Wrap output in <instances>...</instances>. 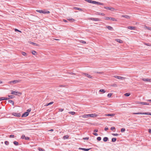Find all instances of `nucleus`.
<instances>
[{"mask_svg":"<svg viewBox=\"0 0 151 151\" xmlns=\"http://www.w3.org/2000/svg\"><path fill=\"white\" fill-rule=\"evenodd\" d=\"M110 129L111 130L113 131V130L115 129V128L114 127H112Z\"/></svg>","mask_w":151,"mask_h":151,"instance_id":"51","label":"nucleus"},{"mask_svg":"<svg viewBox=\"0 0 151 151\" xmlns=\"http://www.w3.org/2000/svg\"><path fill=\"white\" fill-rule=\"evenodd\" d=\"M59 110L60 111L62 112L64 110V109H63L60 108L59 109Z\"/></svg>","mask_w":151,"mask_h":151,"instance_id":"55","label":"nucleus"},{"mask_svg":"<svg viewBox=\"0 0 151 151\" xmlns=\"http://www.w3.org/2000/svg\"><path fill=\"white\" fill-rule=\"evenodd\" d=\"M99 91L100 92H102L103 93H104L106 91L104 89H101Z\"/></svg>","mask_w":151,"mask_h":151,"instance_id":"31","label":"nucleus"},{"mask_svg":"<svg viewBox=\"0 0 151 151\" xmlns=\"http://www.w3.org/2000/svg\"><path fill=\"white\" fill-rule=\"evenodd\" d=\"M104 8L106 9H108L112 11H113L115 10L114 8L111 7L104 6Z\"/></svg>","mask_w":151,"mask_h":151,"instance_id":"4","label":"nucleus"},{"mask_svg":"<svg viewBox=\"0 0 151 151\" xmlns=\"http://www.w3.org/2000/svg\"><path fill=\"white\" fill-rule=\"evenodd\" d=\"M50 12L49 11H47L45 10H43V14H49Z\"/></svg>","mask_w":151,"mask_h":151,"instance_id":"18","label":"nucleus"},{"mask_svg":"<svg viewBox=\"0 0 151 151\" xmlns=\"http://www.w3.org/2000/svg\"><path fill=\"white\" fill-rule=\"evenodd\" d=\"M112 134L114 136H117L119 135V134L117 133H113Z\"/></svg>","mask_w":151,"mask_h":151,"instance_id":"46","label":"nucleus"},{"mask_svg":"<svg viewBox=\"0 0 151 151\" xmlns=\"http://www.w3.org/2000/svg\"><path fill=\"white\" fill-rule=\"evenodd\" d=\"M133 114H147V112H138L137 113H133Z\"/></svg>","mask_w":151,"mask_h":151,"instance_id":"9","label":"nucleus"},{"mask_svg":"<svg viewBox=\"0 0 151 151\" xmlns=\"http://www.w3.org/2000/svg\"><path fill=\"white\" fill-rule=\"evenodd\" d=\"M25 137H26L24 135H23L21 136V138L22 139H25Z\"/></svg>","mask_w":151,"mask_h":151,"instance_id":"45","label":"nucleus"},{"mask_svg":"<svg viewBox=\"0 0 151 151\" xmlns=\"http://www.w3.org/2000/svg\"><path fill=\"white\" fill-rule=\"evenodd\" d=\"M110 19V17H105V19L106 20H109Z\"/></svg>","mask_w":151,"mask_h":151,"instance_id":"53","label":"nucleus"},{"mask_svg":"<svg viewBox=\"0 0 151 151\" xmlns=\"http://www.w3.org/2000/svg\"><path fill=\"white\" fill-rule=\"evenodd\" d=\"M137 104H142L144 105H149V104L147 102H138Z\"/></svg>","mask_w":151,"mask_h":151,"instance_id":"7","label":"nucleus"},{"mask_svg":"<svg viewBox=\"0 0 151 151\" xmlns=\"http://www.w3.org/2000/svg\"><path fill=\"white\" fill-rule=\"evenodd\" d=\"M93 4H98V5H104V4L103 3H101V2H99L96 1H94Z\"/></svg>","mask_w":151,"mask_h":151,"instance_id":"10","label":"nucleus"},{"mask_svg":"<svg viewBox=\"0 0 151 151\" xmlns=\"http://www.w3.org/2000/svg\"><path fill=\"white\" fill-rule=\"evenodd\" d=\"M145 45H146L147 46H151V45H150V44L149 43H145Z\"/></svg>","mask_w":151,"mask_h":151,"instance_id":"56","label":"nucleus"},{"mask_svg":"<svg viewBox=\"0 0 151 151\" xmlns=\"http://www.w3.org/2000/svg\"><path fill=\"white\" fill-rule=\"evenodd\" d=\"M88 139H89L88 137H86L83 138V139H84V140H88Z\"/></svg>","mask_w":151,"mask_h":151,"instance_id":"52","label":"nucleus"},{"mask_svg":"<svg viewBox=\"0 0 151 151\" xmlns=\"http://www.w3.org/2000/svg\"><path fill=\"white\" fill-rule=\"evenodd\" d=\"M4 100V97H2L0 98V101Z\"/></svg>","mask_w":151,"mask_h":151,"instance_id":"48","label":"nucleus"},{"mask_svg":"<svg viewBox=\"0 0 151 151\" xmlns=\"http://www.w3.org/2000/svg\"><path fill=\"white\" fill-rule=\"evenodd\" d=\"M12 115L17 117H19L21 116V114L19 113L13 112L12 113Z\"/></svg>","mask_w":151,"mask_h":151,"instance_id":"5","label":"nucleus"},{"mask_svg":"<svg viewBox=\"0 0 151 151\" xmlns=\"http://www.w3.org/2000/svg\"><path fill=\"white\" fill-rule=\"evenodd\" d=\"M75 8L76 9H77L78 10H81V9L80 8H77V7H75Z\"/></svg>","mask_w":151,"mask_h":151,"instance_id":"59","label":"nucleus"},{"mask_svg":"<svg viewBox=\"0 0 151 151\" xmlns=\"http://www.w3.org/2000/svg\"><path fill=\"white\" fill-rule=\"evenodd\" d=\"M9 99V98L8 97H4V100H8Z\"/></svg>","mask_w":151,"mask_h":151,"instance_id":"62","label":"nucleus"},{"mask_svg":"<svg viewBox=\"0 0 151 151\" xmlns=\"http://www.w3.org/2000/svg\"><path fill=\"white\" fill-rule=\"evenodd\" d=\"M124 95L126 96H129L130 95V94L129 93H125Z\"/></svg>","mask_w":151,"mask_h":151,"instance_id":"37","label":"nucleus"},{"mask_svg":"<svg viewBox=\"0 0 151 151\" xmlns=\"http://www.w3.org/2000/svg\"><path fill=\"white\" fill-rule=\"evenodd\" d=\"M9 137L10 138L14 137V135H12V134H11V135H10L9 136Z\"/></svg>","mask_w":151,"mask_h":151,"instance_id":"57","label":"nucleus"},{"mask_svg":"<svg viewBox=\"0 0 151 151\" xmlns=\"http://www.w3.org/2000/svg\"><path fill=\"white\" fill-rule=\"evenodd\" d=\"M127 28L131 30H135V27L132 26H129L127 27Z\"/></svg>","mask_w":151,"mask_h":151,"instance_id":"17","label":"nucleus"},{"mask_svg":"<svg viewBox=\"0 0 151 151\" xmlns=\"http://www.w3.org/2000/svg\"><path fill=\"white\" fill-rule=\"evenodd\" d=\"M11 94H12L14 95H18L19 94L20 95H21L22 93L19 92L18 91H13L12 90L11 91Z\"/></svg>","mask_w":151,"mask_h":151,"instance_id":"2","label":"nucleus"},{"mask_svg":"<svg viewBox=\"0 0 151 151\" xmlns=\"http://www.w3.org/2000/svg\"><path fill=\"white\" fill-rule=\"evenodd\" d=\"M69 114H71L72 115L74 114H75V112L74 111H70L69 112Z\"/></svg>","mask_w":151,"mask_h":151,"instance_id":"35","label":"nucleus"},{"mask_svg":"<svg viewBox=\"0 0 151 151\" xmlns=\"http://www.w3.org/2000/svg\"><path fill=\"white\" fill-rule=\"evenodd\" d=\"M114 78H117L121 80H123L125 79L126 78L125 77H121V76H114Z\"/></svg>","mask_w":151,"mask_h":151,"instance_id":"3","label":"nucleus"},{"mask_svg":"<svg viewBox=\"0 0 151 151\" xmlns=\"http://www.w3.org/2000/svg\"><path fill=\"white\" fill-rule=\"evenodd\" d=\"M125 130V129L124 128H122L121 129V131L122 132H124Z\"/></svg>","mask_w":151,"mask_h":151,"instance_id":"38","label":"nucleus"},{"mask_svg":"<svg viewBox=\"0 0 151 151\" xmlns=\"http://www.w3.org/2000/svg\"><path fill=\"white\" fill-rule=\"evenodd\" d=\"M69 74H72V75H75V74L73 73L72 72H70L69 73Z\"/></svg>","mask_w":151,"mask_h":151,"instance_id":"61","label":"nucleus"},{"mask_svg":"<svg viewBox=\"0 0 151 151\" xmlns=\"http://www.w3.org/2000/svg\"><path fill=\"white\" fill-rule=\"evenodd\" d=\"M22 54L23 55H24V56H25V55H26V53H25V52H22Z\"/></svg>","mask_w":151,"mask_h":151,"instance_id":"47","label":"nucleus"},{"mask_svg":"<svg viewBox=\"0 0 151 151\" xmlns=\"http://www.w3.org/2000/svg\"><path fill=\"white\" fill-rule=\"evenodd\" d=\"M86 1H87L88 2L90 3L93 4L94 1H93L91 0H86Z\"/></svg>","mask_w":151,"mask_h":151,"instance_id":"24","label":"nucleus"},{"mask_svg":"<svg viewBox=\"0 0 151 151\" xmlns=\"http://www.w3.org/2000/svg\"><path fill=\"white\" fill-rule=\"evenodd\" d=\"M116 140V138H112L111 139V142H115Z\"/></svg>","mask_w":151,"mask_h":151,"instance_id":"25","label":"nucleus"},{"mask_svg":"<svg viewBox=\"0 0 151 151\" xmlns=\"http://www.w3.org/2000/svg\"><path fill=\"white\" fill-rule=\"evenodd\" d=\"M83 117L84 118H88L89 117V114L84 115L83 116Z\"/></svg>","mask_w":151,"mask_h":151,"instance_id":"22","label":"nucleus"},{"mask_svg":"<svg viewBox=\"0 0 151 151\" xmlns=\"http://www.w3.org/2000/svg\"><path fill=\"white\" fill-rule=\"evenodd\" d=\"M36 11L40 13H42L43 12V10H36Z\"/></svg>","mask_w":151,"mask_h":151,"instance_id":"30","label":"nucleus"},{"mask_svg":"<svg viewBox=\"0 0 151 151\" xmlns=\"http://www.w3.org/2000/svg\"><path fill=\"white\" fill-rule=\"evenodd\" d=\"M79 149L82 150H84L85 151H88L90 149V148L89 149H86L84 148H79Z\"/></svg>","mask_w":151,"mask_h":151,"instance_id":"19","label":"nucleus"},{"mask_svg":"<svg viewBox=\"0 0 151 151\" xmlns=\"http://www.w3.org/2000/svg\"><path fill=\"white\" fill-rule=\"evenodd\" d=\"M106 27L109 30H112L113 29V28L112 27L109 26H106Z\"/></svg>","mask_w":151,"mask_h":151,"instance_id":"16","label":"nucleus"},{"mask_svg":"<svg viewBox=\"0 0 151 151\" xmlns=\"http://www.w3.org/2000/svg\"><path fill=\"white\" fill-rule=\"evenodd\" d=\"M142 80L145 81L151 82V79L149 78H142Z\"/></svg>","mask_w":151,"mask_h":151,"instance_id":"12","label":"nucleus"},{"mask_svg":"<svg viewBox=\"0 0 151 151\" xmlns=\"http://www.w3.org/2000/svg\"><path fill=\"white\" fill-rule=\"evenodd\" d=\"M149 132L150 133H151V129H149Z\"/></svg>","mask_w":151,"mask_h":151,"instance_id":"64","label":"nucleus"},{"mask_svg":"<svg viewBox=\"0 0 151 151\" xmlns=\"http://www.w3.org/2000/svg\"><path fill=\"white\" fill-rule=\"evenodd\" d=\"M146 27L147 29H148L149 30H151V27H147V26Z\"/></svg>","mask_w":151,"mask_h":151,"instance_id":"50","label":"nucleus"},{"mask_svg":"<svg viewBox=\"0 0 151 151\" xmlns=\"http://www.w3.org/2000/svg\"><path fill=\"white\" fill-rule=\"evenodd\" d=\"M53 102H50V103H48V104H47L46 105H45V106H48V105H50L51 104H53Z\"/></svg>","mask_w":151,"mask_h":151,"instance_id":"39","label":"nucleus"},{"mask_svg":"<svg viewBox=\"0 0 151 151\" xmlns=\"http://www.w3.org/2000/svg\"><path fill=\"white\" fill-rule=\"evenodd\" d=\"M93 134L96 136H97L98 135V134L96 133H93Z\"/></svg>","mask_w":151,"mask_h":151,"instance_id":"58","label":"nucleus"},{"mask_svg":"<svg viewBox=\"0 0 151 151\" xmlns=\"http://www.w3.org/2000/svg\"><path fill=\"white\" fill-rule=\"evenodd\" d=\"M67 19L71 22H73L75 21V20L73 18H68Z\"/></svg>","mask_w":151,"mask_h":151,"instance_id":"28","label":"nucleus"},{"mask_svg":"<svg viewBox=\"0 0 151 151\" xmlns=\"http://www.w3.org/2000/svg\"><path fill=\"white\" fill-rule=\"evenodd\" d=\"M29 113L27 112H24L22 115V117H27L29 115Z\"/></svg>","mask_w":151,"mask_h":151,"instance_id":"8","label":"nucleus"},{"mask_svg":"<svg viewBox=\"0 0 151 151\" xmlns=\"http://www.w3.org/2000/svg\"><path fill=\"white\" fill-rule=\"evenodd\" d=\"M36 52L35 50H32V53L33 55H35L36 54Z\"/></svg>","mask_w":151,"mask_h":151,"instance_id":"41","label":"nucleus"},{"mask_svg":"<svg viewBox=\"0 0 151 151\" xmlns=\"http://www.w3.org/2000/svg\"><path fill=\"white\" fill-rule=\"evenodd\" d=\"M116 41L120 43H122L123 42V41L122 40L119 39H116Z\"/></svg>","mask_w":151,"mask_h":151,"instance_id":"23","label":"nucleus"},{"mask_svg":"<svg viewBox=\"0 0 151 151\" xmlns=\"http://www.w3.org/2000/svg\"><path fill=\"white\" fill-rule=\"evenodd\" d=\"M115 115V114H105L106 116H113Z\"/></svg>","mask_w":151,"mask_h":151,"instance_id":"15","label":"nucleus"},{"mask_svg":"<svg viewBox=\"0 0 151 151\" xmlns=\"http://www.w3.org/2000/svg\"><path fill=\"white\" fill-rule=\"evenodd\" d=\"M103 140L104 142H107L109 138L107 137H105L104 138Z\"/></svg>","mask_w":151,"mask_h":151,"instance_id":"20","label":"nucleus"},{"mask_svg":"<svg viewBox=\"0 0 151 151\" xmlns=\"http://www.w3.org/2000/svg\"><path fill=\"white\" fill-rule=\"evenodd\" d=\"M20 81V80H14L13 81L9 82L8 83L9 84H12V83L13 84H15L19 83Z\"/></svg>","mask_w":151,"mask_h":151,"instance_id":"1","label":"nucleus"},{"mask_svg":"<svg viewBox=\"0 0 151 151\" xmlns=\"http://www.w3.org/2000/svg\"><path fill=\"white\" fill-rule=\"evenodd\" d=\"M84 74L88 78H91L92 77V76L88 74L85 73Z\"/></svg>","mask_w":151,"mask_h":151,"instance_id":"14","label":"nucleus"},{"mask_svg":"<svg viewBox=\"0 0 151 151\" xmlns=\"http://www.w3.org/2000/svg\"><path fill=\"white\" fill-rule=\"evenodd\" d=\"M25 139L26 140H28L29 139V138L28 137H25Z\"/></svg>","mask_w":151,"mask_h":151,"instance_id":"54","label":"nucleus"},{"mask_svg":"<svg viewBox=\"0 0 151 151\" xmlns=\"http://www.w3.org/2000/svg\"><path fill=\"white\" fill-rule=\"evenodd\" d=\"M14 30L15 31H17V32H21L18 29H14Z\"/></svg>","mask_w":151,"mask_h":151,"instance_id":"49","label":"nucleus"},{"mask_svg":"<svg viewBox=\"0 0 151 151\" xmlns=\"http://www.w3.org/2000/svg\"><path fill=\"white\" fill-rule=\"evenodd\" d=\"M79 42L80 43H83V44H86V42H85L84 41L82 40H80L79 41Z\"/></svg>","mask_w":151,"mask_h":151,"instance_id":"33","label":"nucleus"},{"mask_svg":"<svg viewBox=\"0 0 151 151\" xmlns=\"http://www.w3.org/2000/svg\"><path fill=\"white\" fill-rule=\"evenodd\" d=\"M89 19L91 20H93L96 21H100V19L97 18H89Z\"/></svg>","mask_w":151,"mask_h":151,"instance_id":"6","label":"nucleus"},{"mask_svg":"<svg viewBox=\"0 0 151 151\" xmlns=\"http://www.w3.org/2000/svg\"><path fill=\"white\" fill-rule=\"evenodd\" d=\"M5 144L6 145H8L9 144V142L7 141H5L4 142Z\"/></svg>","mask_w":151,"mask_h":151,"instance_id":"44","label":"nucleus"},{"mask_svg":"<svg viewBox=\"0 0 151 151\" xmlns=\"http://www.w3.org/2000/svg\"><path fill=\"white\" fill-rule=\"evenodd\" d=\"M32 44L34 45L35 46H38L39 45L37 43H35L34 42H32Z\"/></svg>","mask_w":151,"mask_h":151,"instance_id":"34","label":"nucleus"},{"mask_svg":"<svg viewBox=\"0 0 151 151\" xmlns=\"http://www.w3.org/2000/svg\"><path fill=\"white\" fill-rule=\"evenodd\" d=\"M31 111V109H28L27 110V112H28L29 113V112H30V111Z\"/></svg>","mask_w":151,"mask_h":151,"instance_id":"60","label":"nucleus"},{"mask_svg":"<svg viewBox=\"0 0 151 151\" xmlns=\"http://www.w3.org/2000/svg\"><path fill=\"white\" fill-rule=\"evenodd\" d=\"M69 136L68 135H65L63 137V138L64 139H68L69 137Z\"/></svg>","mask_w":151,"mask_h":151,"instance_id":"21","label":"nucleus"},{"mask_svg":"<svg viewBox=\"0 0 151 151\" xmlns=\"http://www.w3.org/2000/svg\"><path fill=\"white\" fill-rule=\"evenodd\" d=\"M108 127H105V128L104 129V130L105 131H106L108 130Z\"/></svg>","mask_w":151,"mask_h":151,"instance_id":"63","label":"nucleus"},{"mask_svg":"<svg viewBox=\"0 0 151 151\" xmlns=\"http://www.w3.org/2000/svg\"><path fill=\"white\" fill-rule=\"evenodd\" d=\"M38 150L39 151H45V150L44 149H43L40 147H39L38 148Z\"/></svg>","mask_w":151,"mask_h":151,"instance_id":"29","label":"nucleus"},{"mask_svg":"<svg viewBox=\"0 0 151 151\" xmlns=\"http://www.w3.org/2000/svg\"><path fill=\"white\" fill-rule=\"evenodd\" d=\"M13 143L16 146H17L18 145V142L16 141H14L13 142Z\"/></svg>","mask_w":151,"mask_h":151,"instance_id":"27","label":"nucleus"},{"mask_svg":"<svg viewBox=\"0 0 151 151\" xmlns=\"http://www.w3.org/2000/svg\"><path fill=\"white\" fill-rule=\"evenodd\" d=\"M9 102L11 103L12 104V105H14V101L12 100H9L8 101Z\"/></svg>","mask_w":151,"mask_h":151,"instance_id":"26","label":"nucleus"},{"mask_svg":"<svg viewBox=\"0 0 151 151\" xmlns=\"http://www.w3.org/2000/svg\"><path fill=\"white\" fill-rule=\"evenodd\" d=\"M97 139L98 140V141H100L101 139V137H97Z\"/></svg>","mask_w":151,"mask_h":151,"instance_id":"43","label":"nucleus"},{"mask_svg":"<svg viewBox=\"0 0 151 151\" xmlns=\"http://www.w3.org/2000/svg\"><path fill=\"white\" fill-rule=\"evenodd\" d=\"M97 14L98 15H101L102 16H104L105 15V14H104L103 13H100V12H98L97 13Z\"/></svg>","mask_w":151,"mask_h":151,"instance_id":"32","label":"nucleus"},{"mask_svg":"<svg viewBox=\"0 0 151 151\" xmlns=\"http://www.w3.org/2000/svg\"><path fill=\"white\" fill-rule=\"evenodd\" d=\"M111 95H112V93H109L107 95V96L108 97L110 98L111 97Z\"/></svg>","mask_w":151,"mask_h":151,"instance_id":"42","label":"nucleus"},{"mask_svg":"<svg viewBox=\"0 0 151 151\" xmlns=\"http://www.w3.org/2000/svg\"><path fill=\"white\" fill-rule=\"evenodd\" d=\"M110 18L111 20L113 21H116V20L114 18L110 17Z\"/></svg>","mask_w":151,"mask_h":151,"instance_id":"36","label":"nucleus"},{"mask_svg":"<svg viewBox=\"0 0 151 151\" xmlns=\"http://www.w3.org/2000/svg\"><path fill=\"white\" fill-rule=\"evenodd\" d=\"M89 117H95L97 116V115L96 114H88Z\"/></svg>","mask_w":151,"mask_h":151,"instance_id":"11","label":"nucleus"},{"mask_svg":"<svg viewBox=\"0 0 151 151\" xmlns=\"http://www.w3.org/2000/svg\"><path fill=\"white\" fill-rule=\"evenodd\" d=\"M122 17L125 18L127 19H129L130 18V17L127 15H122Z\"/></svg>","mask_w":151,"mask_h":151,"instance_id":"13","label":"nucleus"},{"mask_svg":"<svg viewBox=\"0 0 151 151\" xmlns=\"http://www.w3.org/2000/svg\"><path fill=\"white\" fill-rule=\"evenodd\" d=\"M8 96L10 99H13L14 98V96L13 95H9Z\"/></svg>","mask_w":151,"mask_h":151,"instance_id":"40","label":"nucleus"}]
</instances>
